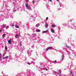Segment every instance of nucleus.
I'll list each match as a JSON object with an SVG mask.
<instances>
[{"instance_id":"nucleus-4","label":"nucleus","mask_w":76,"mask_h":76,"mask_svg":"<svg viewBox=\"0 0 76 76\" xmlns=\"http://www.w3.org/2000/svg\"><path fill=\"white\" fill-rule=\"evenodd\" d=\"M51 27H52V28H55V27H56V26L55 24L52 25Z\"/></svg>"},{"instance_id":"nucleus-2","label":"nucleus","mask_w":76,"mask_h":76,"mask_svg":"<svg viewBox=\"0 0 76 76\" xmlns=\"http://www.w3.org/2000/svg\"><path fill=\"white\" fill-rule=\"evenodd\" d=\"M53 49L52 47H47V48L46 49V50L48 51L49 50H52Z\"/></svg>"},{"instance_id":"nucleus-25","label":"nucleus","mask_w":76,"mask_h":76,"mask_svg":"<svg viewBox=\"0 0 76 76\" xmlns=\"http://www.w3.org/2000/svg\"><path fill=\"white\" fill-rule=\"evenodd\" d=\"M26 2H28L29 1V0H26Z\"/></svg>"},{"instance_id":"nucleus-7","label":"nucleus","mask_w":76,"mask_h":76,"mask_svg":"<svg viewBox=\"0 0 76 76\" xmlns=\"http://www.w3.org/2000/svg\"><path fill=\"white\" fill-rule=\"evenodd\" d=\"M36 27H38L39 26V24L38 23L36 25Z\"/></svg>"},{"instance_id":"nucleus-24","label":"nucleus","mask_w":76,"mask_h":76,"mask_svg":"<svg viewBox=\"0 0 76 76\" xmlns=\"http://www.w3.org/2000/svg\"><path fill=\"white\" fill-rule=\"evenodd\" d=\"M27 64H28V65H30L31 64V63H28V62L27 63Z\"/></svg>"},{"instance_id":"nucleus-13","label":"nucleus","mask_w":76,"mask_h":76,"mask_svg":"<svg viewBox=\"0 0 76 76\" xmlns=\"http://www.w3.org/2000/svg\"><path fill=\"white\" fill-rule=\"evenodd\" d=\"M6 35L5 34H4L3 35H2V37L4 38V36Z\"/></svg>"},{"instance_id":"nucleus-22","label":"nucleus","mask_w":76,"mask_h":76,"mask_svg":"<svg viewBox=\"0 0 76 76\" xmlns=\"http://www.w3.org/2000/svg\"><path fill=\"white\" fill-rule=\"evenodd\" d=\"M59 71L60 73H61V69H60L59 70Z\"/></svg>"},{"instance_id":"nucleus-17","label":"nucleus","mask_w":76,"mask_h":76,"mask_svg":"<svg viewBox=\"0 0 76 76\" xmlns=\"http://www.w3.org/2000/svg\"><path fill=\"white\" fill-rule=\"evenodd\" d=\"M18 36H19V35H15V38H18Z\"/></svg>"},{"instance_id":"nucleus-23","label":"nucleus","mask_w":76,"mask_h":76,"mask_svg":"<svg viewBox=\"0 0 76 76\" xmlns=\"http://www.w3.org/2000/svg\"><path fill=\"white\" fill-rule=\"evenodd\" d=\"M32 3H33V4H34V3H35V1H33Z\"/></svg>"},{"instance_id":"nucleus-36","label":"nucleus","mask_w":76,"mask_h":76,"mask_svg":"<svg viewBox=\"0 0 76 76\" xmlns=\"http://www.w3.org/2000/svg\"><path fill=\"white\" fill-rule=\"evenodd\" d=\"M59 0H56V1H58Z\"/></svg>"},{"instance_id":"nucleus-1","label":"nucleus","mask_w":76,"mask_h":76,"mask_svg":"<svg viewBox=\"0 0 76 76\" xmlns=\"http://www.w3.org/2000/svg\"><path fill=\"white\" fill-rule=\"evenodd\" d=\"M7 41L8 42V43L9 44H10V45L12 44V39H10L8 40Z\"/></svg>"},{"instance_id":"nucleus-32","label":"nucleus","mask_w":76,"mask_h":76,"mask_svg":"<svg viewBox=\"0 0 76 76\" xmlns=\"http://www.w3.org/2000/svg\"><path fill=\"white\" fill-rule=\"evenodd\" d=\"M63 56H62V60L63 59Z\"/></svg>"},{"instance_id":"nucleus-19","label":"nucleus","mask_w":76,"mask_h":76,"mask_svg":"<svg viewBox=\"0 0 76 76\" xmlns=\"http://www.w3.org/2000/svg\"><path fill=\"white\" fill-rule=\"evenodd\" d=\"M9 28V26H7L6 27V28H7H7Z\"/></svg>"},{"instance_id":"nucleus-27","label":"nucleus","mask_w":76,"mask_h":76,"mask_svg":"<svg viewBox=\"0 0 76 76\" xmlns=\"http://www.w3.org/2000/svg\"><path fill=\"white\" fill-rule=\"evenodd\" d=\"M15 26V25L12 24V26Z\"/></svg>"},{"instance_id":"nucleus-28","label":"nucleus","mask_w":76,"mask_h":76,"mask_svg":"<svg viewBox=\"0 0 76 76\" xmlns=\"http://www.w3.org/2000/svg\"><path fill=\"white\" fill-rule=\"evenodd\" d=\"M2 32V30H0V32Z\"/></svg>"},{"instance_id":"nucleus-16","label":"nucleus","mask_w":76,"mask_h":76,"mask_svg":"<svg viewBox=\"0 0 76 76\" xmlns=\"http://www.w3.org/2000/svg\"><path fill=\"white\" fill-rule=\"evenodd\" d=\"M51 31L52 32V33H54V30H53L52 29L51 30Z\"/></svg>"},{"instance_id":"nucleus-6","label":"nucleus","mask_w":76,"mask_h":76,"mask_svg":"<svg viewBox=\"0 0 76 76\" xmlns=\"http://www.w3.org/2000/svg\"><path fill=\"white\" fill-rule=\"evenodd\" d=\"M6 52H4V53L2 55V56H3V57H4L5 55L6 54Z\"/></svg>"},{"instance_id":"nucleus-10","label":"nucleus","mask_w":76,"mask_h":76,"mask_svg":"<svg viewBox=\"0 0 76 76\" xmlns=\"http://www.w3.org/2000/svg\"><path fill=\"white\" fill-rule=\"evenodd\" d=\"M45 27L46 28H48V24H46V25H45Z\"/></svg>"},{"instance_id":"nucleus-12","label":"nucleus","mask_w":76,"mask_h":76,"mask_svg":"<svg viewBox=\"0 0 76 76\" xmlns=\"http://www.w3.org/2000/svg\"><path fill=\"white\" fill-rule=\"evenodd\" d=\"M5 50H7V46H5Z\"/></svg>"},{"instance_id":"nucleus-9","label":"nucleus","mask_w":76,"mask_h":76,"mask_svg":"<svg viewBox=\"0 0 76 76\" xmlns=\"http://www.w3.org/2000/svg\"><path fill=\"white\" fill-rule=\"evenodd\" d=\"M9 58L8 56H6L5 57H4L3 58V59H6V58Z\"/></svg>"},{"instance_id":"nucleus-37","label":"nucleus","mask_w":76,"mask_h":76,"mask_svg":"<svg viewBox=\"0 0 76 76\" xmlns=\"http://www.w3.org/2000/svg\"><path fill=\"white\" fill-rule=\"evenodd\" d=\"M59 75V76H61L59 74V75Z\"/></svg>"},{"instance_id":"nucleus-15","label":"nucleus","mask_w":76,"mask_h":76,"mask_svg":"<svg viewBox=\"0 0 76 76\" xmlns=\"http://www.w3.org/2000/svg\"><path fill=\"white\" fill-rule=\"evenodd\" d=\"M5 27H6V26L4 25L2 27H1L2 29H3V28H5Z\"/></svg>"},{"instance_id":"nucleus-14","label":"nucleus","mask_w":76,"mask_h":76,"mask_svg":"<svg viewBox=\"0 0 76 76\" xmlns=\"http://www.w3.org/2000/svg\"><path fill=\"white\" fill-rule=\"evenodd\" d=\"M16 28H19V26H18V25H16Z\"/></svg>"},{"instance_id":"nucleus-18","label":"nucleus","mask_w":76,"mask_h":76,"mask_svg":"<svg viewBox=\"0 0 76 76\" xmlns=\"http://www.w3.org/2000/svg\"><path fill=\"white\" fill-rule=\"evenodd\" d=\"M48 18L47 17L46 18V20L47 21V20H48Z\"/></svg>"},{"instance_id":"nucleus-29","label":"nucleus","mask_w":76,"mask_h":76,"mask_svg":"<svg viewBox=\"0 0 76 76\" xmlns=\"http://www.w3.org/2000/svg\"><path fill=\"white\" fill-rule=\"evenodd\" d=\"M56 73H57V74H58V75H59V73H58V72H56Z\"/></svg>"},{"instance_id":"nucleus-26","label":"nucleus","mask_w":76,"mask_h":76,"mask_svg":"<svg viewBox=\"0 0 76 76\" xmlns=\"http://www.w3.org/2000/svg\"><path fill=\"white\" fill-rule=\"evenodd\" d=\"M52 0H48V1H50V2H51Z\"/></svg>"},{"instance_id":"nucleus-33","label":"nucleus","mask_w":76,"mask_h":76,"mask_svg":"<svg viewBox=\"0 0 76 76\" xmlns=\"http://www.w3.org/2000/svg\"><path fill=\"white\" fill-rule=\"evenodd\" d=\"M60 7H61V5H60Z\"/></svg>"},{"instance_id":"nucleus-30","label":"nucleus","mask_w":76,"mask_h":76,"mask_svg":"<svg viewBox=\"0 0 76 76\" xmlns=\"http://www.w3.org/2000/svg\"><path fill=\"white\" fill-rule=\"evenodd\" d=\"M53 62H56V61H54Z\"/></svg>"},{"instance_id":"nucleus-5","label":"nucleus","mask_w":76,"mask_h":76,"mask_svg":"<svg viewBox=\"0 0 76 76\" xmlns=\"http://www.w3.org/2000/svg\"><path fill=\"white\" fill-rule=\"evenodd\" d=\"M41 31V30L39 29H37L36 30V32H39Z\"/></svg>"},{"instance_id":"nucleus-38","label":"nucleus","mask_w":76,"mask_h":76,"mask_svg":"<svg viewBox=\"0 0 76 76\" xmlns=\"http://www.w3.org/2000/svg\"><path fill=\"white\" fill-rule=\"evenodd\" d=\"M13 0V1L14 0Z\"/></svg>"},{"instance_id":"nucleus-35","label":"nucleus","mask_w":76,"mask_h":76,"mask_svg":"<svg viewBox=\"0 0 76 76\" xmlns=\"http://www.w3.org/2000/svg\"><path fill=\"white\" fill-rule=\"evenodd\" d=\"M56 73V72H55V73Z\"/></svg>"},{"instance_id":"nucleus-31","label":"nucleus","mask_w":76,"mask_h":76,"mask_svg":"<svg viewBox=\"0 0 76 76\" xmlns=\"http://www.w3.org/2000/svg\"><path fill=\"white\" fill-rule=\"evenodd\" d=\"M20 45L21 46H22V43H20Z\"/></svg>"},{"instance_id":"nucleus-3","label":"nucleus","mask_w":76,"mask_h":76,"mask_svg":"<svg viewBox=\"0 0 76 76\" xmlns=\"http://www.w3.org/2000/svg\"><path fill=\"white\" fill-rule=\"evenodd\" d=\"M70 75L71 76H74V74L72 72H70Z\"/></svg>"},{"instance_id":"nucleus-21","label":"nucleus","mask_w":76,"mask_h":76,"mask_svg":"<svg viewBox=\"0 0 76 76\" xmlns=\"http://www.w3.org/2000/svg\"><path fill=\"white\" fill-rule=\"evenodd\" d=\"M66 47L67 48H69L68 46L67 45H66Z\"/></svg>"},{"instance_id":"nucleus-8","label":"nucleus","mask_w":76,"mask_h":76,"mask_svg":"<svg viewBox=\"0 0 76 76\" xmlns=\"http://www.w3.org/2000/svg\"><path fill=\"white\" fill-rule=\"evenodd\" d=\"M47 32H48V31H47V30L43 31V34H44V33H46Z\"/></svg>"},{"instance_id":"nucleus-34","label":"nucleus","mask_w":76,"mask_h":76,"mask_svg":"<svg viewBox=\"0 0 76 76\" xmlns=\"http://www.w3.org/2000/svg\"><path fill=\"white\" fill-rule=\"evenodd\" d=\"M45 69H46L44 68V70H45Z\"/></svg>"},{"instance_id":"nucleus-20","label":"nucleus","mask_w":76,"mask_h":76,"mask_svg":"<svg viewBox=\"0 0 76 76\" xmlns=\"http://www.w3.org/2000/svg\"><path fill=\"white\" fill-rule=\"evenodd\" d=\"M2 55L1 53H0V58H1Z\"/></svg>"},{"instance_id":"nucleus-11","label":"nucleus","mask_w":76,"mask_h":76,"mask_svg":"<svg viewBox=\"0 0 76 76\" xmlns=\"http://www.w3.org/2000/svg\"><path fill=\"white\" fill-rule=\"evenodd\" d=\"M26 7H29L28 6V4H26Z\"/></svg>"}]
</instances>
